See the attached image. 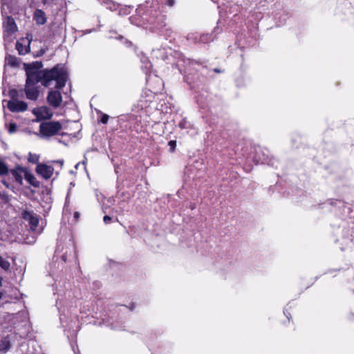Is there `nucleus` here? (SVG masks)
<instances>
[{
    "label": "nucleus",
    "mask_w": 354,
    "mask_h": 354,
    "mask_svg": "<svg viewBox=\"0 0 354 354\" xmlns=\"http://www.w3.org/2000/svg\"><path fill=\"white\" fill-rule=\"evenodd\" d=\"M26 80L25 84L37 85L41 82L45 87H48L52 81L56 82L55 88L62 89L65 86L68 73L63 66L56 65L51 69L37 71L33 68L26 69Z\"/></svg>",
    "instance_id": "1"
},
{
    "label": "nucleus",
    "mask_w": 354,
    "mask_h": 354,
    "mask_svg": "<svg viewBox=\"0 0 354 354\" xmlns=\"http://www.w3.org/2000/svg\"><path fill=\"white\" fill-rule=\"evenodd\" d=\"M62 128L58 121L44 122L39 125V133L42 138H50L57 134Z\"/></svg>",
    "instance_id": "2"
},
{
    "label": "nucleus",
    "mask_w": 354,
    "mask_h": 354,
    "mask_svg": "<svg viewBox=\"0 0 354 354\" xmlns=\"http://www.w3.org/2000/svg\"><path fill=\"white\" fill-rule=\"evenodd\" d=\"M22 218L25 221L28 222L30 230L32 232H36L37 234L41 232L42 229H38L39 218L36 214L33 212L26 210L22 212Z\"/></svg>",
    "instance_id": "3"
},
{
    "label": "nucleus",
    "mask_w": 354,
    "mask_h": 354,
    "mask_svg": "<svg viewBox=\"0 0 354 354\" xmlns=\"http://www.w3.org/2000/svg\"><path fill=\"white\" fill-rule=\"evenodd\" d=\"M8 109L14 113L24 112L28 109V104L21 100H9L7 104Z\"/></svg>",
    "instance_id": "4"
},
{
    "label": "nucleus",
    "mask_w": 354,
    "mask_h": 354,
    "mask_svg": "<svg viewBox=\"0 0 354 354\" xmlns=\"http://www.w3.org/2000/svg\"><path fill=\"white\" fill-rule=\"evenodd\" d=\"M54 168L44 163H39L36 167V172L45 179H49L53 174Z\"/></svg>",
    "instance_id": "5"
},
{
    "label": "nucleus",
    "mask_w": 354,
    "mask_h": 354,
    "mask_svg": "<svg viewBox=\"0 0 354 354\" xmlns=\"http://www.w3.org/2000/svg\"><path fill=\"white\" fill-rule=\"evenodd\" d=\"M47 102L54 108H57L62 102V94L58 91H50L47 96Z\"/></svg>",
    "instance_id": "6"
},
{
    "label": "nucleus",
    "mask_w": 354,
    "mask_h": 354,
    "mask_svg": "<svg viewBox=\"0 0 354 354\" xmlns=\"http://www.w3.org/2000/svg\"><path fill=\"white\" fill-rule=\"evenodd\" d=\"M23 92L25 93L28 100L36 101L39 95V87L37 85L25 84Z\"/></svg>",
    "instance_id": "7"
},
{
    "label": "nucleus",
    "mask_w": 354,
    "mask_h": 354,
    "mask_svg": "<svg viewBox=\"0 0 354 354\" xmlns=\"http://www.w3.org/2000/svg\"><path fill=\"white\" fill-rule=\"evenodd\" d=\"M73 248L72 246L71 247H64L62 244H58L57 245L55 250V254L57 256H60V258L64 262H66L67 260V256L69 253L70 254L72 253Z\"/></svg>",
    "instance_id": "8"
},
{
    "label": "nucleus",
    "mask_w": 354,
    "mask_h": 354,
    "mask_svg": "<svg viewBox=\"0 0 354 354\" xmlns=\"http://www.w3.org/2000/svg\"><path fill=\"white\" fill-rule=\"evenodd\" d=\"M26 170V169L25 168L17 167L16 169H12L10 171L11 174L15 179V181L19 183L20 185H21L23 182L22 174H25Z\"/></svg>",
    "instance_id": "9"
},
{
    "label": "nucleus",
    "mask_w": 354,
    "mask_h": 354,
    "mask_svg": "<svg viewBox=\"0 0 354 354\" xmlns=\"http://www.w3.org/2000/svg\"><path fill=\"white\" fill-rule=\"evenodd\" d=\"M33 19L37 25H44L46 22V14L40 9H37L35 10Z\"/></svg>",
    "instance_id": "10"
},
{
    "label": "nucleus",
    "mask_w": 354,
    "mask_h": 354,
    "mask_svg": "<svg viewBox=\"0 0 354 354\" xmlns=\"http://www.w3.org/2000/svg\"><path fill=\"white\" fill-rule=\"evenodd\" d=\"M24 178L29 184H30L34 187H39V182L37 180V178L32 174L28 171L27 170H26L25 171Z\"/></svg>",
    "instance_id": "11"
},
{
    "label": "nucleus",
    "mask_w": 354,
    "mask_h": 354,
    "mask_svg": "<svg viewBox=\"0 0 354 354\" xmlns=\"http://www.w3.org/2000/svg\"><path fill=\"white\" fill-rule=\"evenodd\" d=\"M11 348V343L8 336L3 337L0 340V352L6 353Z\"/></svg>",
    "instance_id": "12"
},
{
    "label": "nucleus",
    "mask_w": 354,
    "mask_h": 354,
    "mask_svg": "<svg viewBox=\"0 0 354 354\" xmlns=\"http://www.w3.org/2000/svg\"><path fill=\"white\" fill-rule=\"evenodd\" d=\"M256 161L260 164H269V157L266 155L263 151L260 149L256 151Z\"/></svg>",
    "instance_id": "13"
},
{
    "label": "nucleus",
    "mask_w": 354,
    "mask_h": 354,
    "mask_svg": "<svg viewBox=\"0 0 354 354\" xmlns=\"http://www.w3.org/2000/svg\"><path fill=\"white\" fill-rule=\"evenodd\" d=\"M5 28L6 31L13 32L16 30L17 26L14 19L11 17H8L5 21Z\"/></svg>",
    "instance_id": "14"
},
{
    "label": "nucleus",
    "mask_w": 354,
    "mask_h": 354,
    "mask_svg": "<svg viewBox=\"0 0 354 354\" xmlns=\"http://www.w3.org/2000/svg\"><path fill=\"white\" fill-rule=\"evenodd\" d=\"M196 41L198 43L206 44L214 40V37L212 34H203L198 37H196Z\"/></svg>",
    "instance_id": "15"
},
{
    "label": "nucleus",
    "mask_w": 354,
    "mask_h": 354,
    "mask_svg": "<svg viewBox=\"0 0 354 354\" xmlns=\"http://www.w3.org/2000/svg\"><path fill=\"white\" fill-rule=\"evenodd\" d=\"M30 41H29L28 44H30ZM16 49L17 50L19 54L24 55L29 53L30 46H29V45H28V46L23 45L21 43L17 41L16 44Z\"/></svg>",
    "instance_id": "16"
},
{
    "label": "nucleus",
    "mask_w": 354,
    "mask_h": 354,
    "mask_svg": "<svg viewBox=\"0 0 354 354\" xmlns=\"http://www.w3.org/2000/svg\"><path fill=\"white\" fill-rule=\"evenodd\" d=\"M9 94L11 97L10 100H17L19 97L23 95V90L18 91L17 89H12L10 91Z\"/></svg>",
    "instance_id": "17"
},
{
    "label": "nucleus",
    "mask_w": 354,
    "mask_h": 354,
    "mask_svg": "<svg viewBox=\"0 0 354 354\" xmlns=\"http://www.w3.org/2000/svg\"><path fill=\"white\" fill-rule=\"evenodd\" d=\"M9 169L7 164L2 160H0V176L7 175Z\"/></svg>",
    "instance_id": "18"
},
{
    "label": "nucleus",
    "mask_w": 354,
    "mask_h": 354,
    "mask_svg": "<svg viewBox=\"0 0 354 354\" xmlns=\"http://www.w3.org/2000/svg\"><path fill=\"white\" fill-rule=\"evenodd\" d=\"M0 267L4 270L8 271L10 267V262L0 257Z\"/></svg>",
    "instance_id": "19"
},
{
    "label": "nucleus",
    "mask_w": 354,
    "mask_h": 354,
    "mask_svg": "<svg viewBox=\"0 0 354 354\" xmlns=\"http://www.w3.org/2000/svg\"><path fill=\"white\" fill-rule=\"evenodd\" d=\"M39 160V156L35 153H29L28 160L31 163H37Z\"/></svg>",
    "instance_id": "20"
},
{
    "label": "nucleus",
    "mask_w": 354,
    "mask_h": 354,
    "mask_svg": "<svg viewBox=\"0 0 354 354\" xmlns=\"http://www.w3.org/2000/svg\"><path fill=\"white\" fill-rule=\"evenodd\" d=\"M6 60L8 61V64L10 66H16L18 64L17 59L14 56L9 55L6 57Z\"/></svg>",
    "instance_id": "21"
},
{
    "label": "nucleus",
    "mask_w": 354,
    "mask_h": 354,
    "mask_svg": "<svg viewBox=\"0 0 354 354\" xmlns=\"http://www.w3.org/2000/svg\"><path fill=\"white\" fill-rule=\"evenodd\" d=\"M16 129H17V124L15 123H10L9 124L8 131H9L10 133L15 132Z\"/></svg>",
    "instance_id": "22"
},
{
    "label": "nucleus",
    "mask_w": 354,
    "mask_h": 354,
    "mask_svg": "<svg viewBox=\"0 0 354 354\" xmlns=\"http://www.w3.org/2000/svg\"><path fill=\"white\" fill-rule=\"evenodd\" d=\"M170 149L172 151H174L176 147V142L175 140H170L168 143Z\"/></svg>",
    "instance_id": "23"
},
{
    "label": "nucleus",
    "mask_w": 354,
    "mask_h": 354,
    "mask_svg": "<svg viewBox=\"0 0 354 354\" xmlns=\"http://www.w3.org/2000/svg\"><path fill=\"white\" fill-rule=\"evenodd\" d=\"M109 118V116L108 115L103 114L102 118H101L100 121L103 124H106L108 122Z\"/></svg>",
    "instance_id": "24"
},
{
    "label": "nucleus",
    "mask_w": 354,
    "mask_h": 354,
    "mask_svg": "<svg viewBox=\"0 0 354 354\" xmlns=\"http://www.w3.org/2000/svg\"><path fill=\"white\" fill-rule=\"evenodd\" d=\"M112 218L111 216L106 215L103 218V221L106 224L109 223L111 221Z\"/></svg>",
    "instance_id": "25"
},
{
    "label": "nucleus",
    "mask_w": 354,
    "mask_h": 354,
    "mask_svg": "<svg viewBox=\"0 0 354 354\" xmlns=\"http://www.w3.org/2000/svg\"><path fill=\"white\" fill-rule=\"evenodd\" d=\"M185 124H186V122H181L179 123V127L181 129H185V128H186Z\"/></svg>",
    "instance_id": "26"
},
{
    "label": "nucleus",
    "mask_w": 354,
    "mask_h": 354,
    "mask_svg": "<svg viewBox=\"0 0 354 354\" xmlns=\"http://www.w3.org/2000/svg\"><path fill=\"white\" fill-rule=\"evenodd\" d=\"M174 4V0H168L167 2V5L169 6H172Z\"/></svg>",
    "instance_id": "27"
},
{
    "label": "nucleus",
    "mask_w": 354,
    "mask_h": 354,
    "mask_svg": "<svg viewBox=\"0 0 354 354\" xmlns=\"http://www.w3.org/2000/svg\"><path fill=\"white\" fill-rule=\"evenodd\" d=\"M189 207L191 209H194L196 208V205L195 203H190Z\"/></svg>",
    "instance_id": "28"
},
{
    "label": "nucleus",
    "mask_w": 354,
    "mask_h": 354,
    "mask_svg": "<svg viewBox=\"0 0 354 354\" xmlns=\"http://www.w3.org/2000/svg\"><path fill=\"white\" fill-rule=\"evenodd\" d=\"M45 52H46V50L41 49V50H39V55H37V56L42 55L43 54H44V53H45Z\"/></svg>",
    "instance_id": "29"
},
{
    "label": "nucleus",
    "mask_w": 354,
    "mask_h": 354,
    "mask_svg": "<svg viewBox=\"0 0 354 354\" xmlns=\"http://www.w3.org/2000/svg\"><path fill=\"white\" fill-rule=\"evenodd\" d=\"M44 3H51L53 0H42Z\"/></svg>",
    "instance_id": "30"
},
{
    "label": "nucleus",
    "mask_w": 354,
    "mask_h": 354,
    "mask_svg": "<svg viewBox=\"0 0 354 354\" xmlns=\"http://www.w3.org/2000/svg\"><path fill=\"white\" fill-rule=\"evenodd\" d=\"M2 183H3V185H5L7 187H9L8 183L6 180H2Z\"/></svg>",
    "instance_id": "31"
},
{
    "label": "nucleus",
    "mask_w": 354,
    "mask_h": 354,
    "mask_svg": "<svg viewBox=\"0 0 354 354\" xmlns=\"http://www.w3.org/2000/svg\"><path fill=\"white\" fill-rule=\"evenodd\" d=\"M214 71L216 72V73H221V71L220 69H218V68H214Z\"/></svg>",
    "instance_id": "32"
},
{
    "label": "nucleus",
    "mask_w": 354,
    "mask_h": 354,
    "mask_svg": "<svg viewBox=\"0 0 354 354\" xmlns=\"http://www.w3.org/2000/svg\"><path fill=\"white\" fill-rule=\"evenodd\" d=\"M74 215H75V218H78V217H79V213H78V212H77L75 213V214H74Z\"/></svg>",
    "instance_id": "33"
},
{
    "label": "nucleus",
    "mask_w": 354,
    "mask_h": 354,
    "mask_svg": "<svg viewBox=\"0 0 354 354\" xmlns=\"http://www.w3.org/2000/svg\"><path fill=\"white\" fill-rule=\"evenodd\" d=\"M3 278L0 277V286H2Z\"/></svg>",
    "instance_id": "34"
},
{
    "label": "nucleus",
    "mask_w": 354,
    "mask_h": 354,
    "mask_svg": "<svg viewBox=\"0 0 354 354\" xmlns=\"http://www.w3.org/2000/svg\"><path fill=\"white\" fill-rule=\"evenodd\" d=\"M32 113H33L35 115H37V111H36L35 109H34V110L32 111Z\"/></svg>",
    "instance_id": "35"
},
{
    "label": "nucleus",
    "mask_w": 354,
    "mask_h": 354,
    "mask_svg": "<svg viewBox=\"0 0 354 354\" xmlns=\"http://www.w3.org/2000/svg\"><path fill=\"white\" fill-rule=\"evenodd\" d=\"M2 298V293L0 292V299Z\"/></svg>",
    "instance_id": "36"
}]
</instances>
